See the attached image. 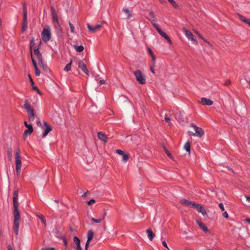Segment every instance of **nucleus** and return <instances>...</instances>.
Masks as SVG:
<instances>
[{"mask_svg":"<svg viewBox=\"0 0 250 250\" xmlns=\"http://www.w3.org/2000/svg\"><path fill=\"white\" fill-rule=\"evenodd\" d=\"M18 200V192L17 190H14L13 194V202L14 206V221H13V231L16 235H17L19 233V229L20 226V211L18 209L19 204Z\"/></svg>","mask_w":250,"mask_h":250,"instance_id":"f257e3e1","label":"nucleus"},{"mask_svg":"<svg viewBox=\"0 0 250 250\" xmlns=\"http://www.w3.org/2000/svg\"><path fill=\"white\" fill-rule=\"evenodd\" d=\"M149 16L150 17V19L151 21H154L152 23L153 26L155 28V29L157 31L159 34L163 38H164L168 42L171 44L172 43V42L169 38V37L167 35V34L163 31L159 27V25L156 24L155 22L157 21V19L155 17V14L152 11H150L149 13Z\"/></svg>","mask_w":250,"mask_h":250,"instance_id":"f03ea898","label":"nucleus"},{"mask_svg":"<svg viewBox=\"0 0 250 250\" xmlns=\"http://www.w3.org/2000/svg\"><path fill=\"white\" fill-rule=\"evenodd\" d=\"M24 108L27 112L28 119L30 121H33L35 119V114L33 108L31 106L28 100L24 101Z\"/></svg>","mask_w":250,"mask_h":250,"instance_id":"7ed1b4c3","label":"nucleus"},{"mask_svg":"<svg viewBox=\"0 0 250 250\" xmlns=\"http://www.w3.org/2000/svg\"><path fill=\"white\" fill-rule=\"evenodd\" d=\"M15 164L17 173L19 174L21 173V152L19 147H17L15 151Z\"/></svg>","mask_w":250,"mask_h":250,"instance_id":"20e7f679","label":"nucleus"},{"mask_svg":"<svg viewBox=\"0 0 250 250\" xmlns=\"http://www.w3.org/2000/svg\"><path fill=\"white\" fill-rule=\"evenodd\" d=\"M137 82L140 84H145L146 83V79L144 74L140 70H137L133 72Z\"/></svg>","mask_w":250,"mask_h":250,"instance_id":"39448f33","label":"nucleus"},{"mask_svg":"<svg viewBox=\"0 0 250 250\" xmlns=\"http://www.w3.org/2000/svg\"><path fill=\"white\" fill-rule=\"evenodd\" d=\"M190 126L194 128L195 133H193L190 131H188V135L190 136H197L199 138L202 137L204 135V132L201 127L196 126L193 123L190 124Z\"/></svg>","mask_w":250,"mask_h":250,"instance_id":"423d86ee","label":"nucleus"},{"mask_svg":"<svg viewBox=\"0 0 250 250\" xmlns=\"http://www.w3.org/2000/svg\"><path fill=\"white\" fill-rule=\"evenodd\" d=\"M42 39L44 42H48L51 38V30L49 26L44 28L41 33Z\"/></svg>","mask_w":250,"mask_h":250,"instance_id":"0eeeda50","label":"nucleus"},{"mask_svg":"<svg viewBox=\"0 0 250 250\" xmlns=\"http://www.w3.org/2000/svg\"><path fill=\"white\" fill-rule=\"evenodd\" d=\"M183 31L185 35L188 38V40H191L193 42V43L195 44H198V42L196 40L195 37L190 31L186 29H184Z\"/></svg>","mask_w":250,"mask_h":250,"instance_id":"6e6552de","label":"nucleus"},{"mask_svg":"<svg viewBox=\"0 0 250 250\" xmlns=\"http://www.w3.org/2000/svg\"><path fill=\"white\" fill-rule=\"evenodd\" d=\"M43 125L45 126V128H43L42 126V129L43 130V133L42 134V138H43L45 137L47 135L48 133L52 130V128L46 122H43Z\"/></svg>","mask_w":250,"mask_h":250,"instance_id":"1a4fd4ad","label":"nucleus"},{"mask_svg":"<svg viewBox=\"0 0 250 250\" xmlns=\"http://www.w3.org/2000/svg\"><path fill=\"white\" fill-rule=\"evenodd\" d=\"M197 225L199 226L200 228L206 233H210V230L208 228V227L206 226V225L199 220H196V221Z\"/></svg>","mask_w":250,"mask_h":250,"instance_id":"9d476101","label":"nucleus"},{"mask_svg":"<svg viewBox=\"0 0 250 250\" xmlns=\"http://www.w3.org/2000/svg\"><path fill=\"white\" fill-rule=\"evenodd\" d=\"M103 25V23L99 24H97L95 26H91L89 23L87 24V28L89 31L92 33H94L98 30H99Z\"/></svg>","mask_w":250,"mask_h":250,"instance_id":"9b49d317","label":"nucleus"},{"mask_svg":"<svg viewBox=\"0 0 250 250\" xmlns=\"http://www.w3.org/2000/svg\"><path fill=\"white\" fill-rule=\"evenodd\" d=\"M180 202L182 204L185 205L187 207L191 208H194V207L196 205V202H192L186 199H181L180 200Z\"/></svg>","mask_w":250,"mask_h":250,"instance_id":"f8f14e48","label":"nucleus"},{"mask_svg":"<svg viewBox=\"0 0 250 250\" xmlns=\"http://www.w3.org/2000/svg\"><path fill=\"white\" fill-rule=\"evenodd\" d=\"M78 67L87 75H89V71L87 69L85 64L82 61H79Z\"/></svg>","mask_w":250,"mask_h":250,"instance_id":"ddd939ff","label":"nucleus"},{"mask_svg":"<svg viewBox=\"0 0 250 250\" xmlns=\"http://www.w3.org/2000/svg\"><path fill=\"white\" fill-rule=\"evenodd\" d=\"M94 232L92 230H88L87 232V240L85 244V250H87L90 242L93 238Z\"/></svg>","mask_w":250,"mask_h":250,"instance_id":"4468645a","label":"nucleus"},{"mask_svg":"<svg viewBox=\"0 0 250 250\" xmlns=\"http://www.w3.org/2000/svg\"><path fill=\"white\" fill-rule=\"evenodd\" d=\"M51 12L52 16L53 22L57 25H59L58 16L53 6L51 7Z\"/></svg>","mask_w":250,"mask_h":250,"instance_id":"2eb2a0df","label":"nucleus"},{"mask_svg":"<svg viewBox=\"0 0 250 250\" xmlns=\"http://www.w3.org/2000/svg\"><path fill=\"white\" fill-rule=\"evenodd\" d=\"M193 208H196L199 212L201 213L204 216L207 214L206 211L201 204L196 203V205Z\"/></svg>","mask_w":250,"mask_h":250,"instance_id":"dca6fc26","label":"nucleus"},{"mask_svg":"<svg viewBox=\"0 0 250 250\" xmlns=\"http://www.w3.org/2000/svg\"><path fill=\"white\" fill-rule=\"evenodd\" d=\"M200 103L204 105H211L213 104V102L209 99L202 98Z\"/></svg>","mask_w":250,"mask_h":250,"instance_id":"f3484780","label":"nucleus"},{"mask_svg":"<svg viewBox=\"0 0 250 250\" xmlns=\"http://www.w3.org/2000/svg\"><path fill=\"white\" fill-rule=\"evenodd\" d=\"M27 28V17L23 16V20L21 24V31L24 33Z\"/></svg>","mask_w":250,"mask_h":250,"instance_id":"a211bd4d","label":"nucleus"},{"mask_svg":"<svg viewBox=\"0 0 250 250\" xmlns=\"http://www.w3.org/2000/svg\"><path fill=\"white\" fill-rule=\"evenodd\" d=\"M34 53L36 56L39 62L43 60L42 55L39 50V47L34 49Z\"/></svg>","mask_w":250,"mask_h":250,"instance_id":"6ab92c4d","label":"nucleus"},{"mask_svg":"<svg viewBox=\"0 0 250 250\" xmlns=\"http://www.w3.org/2000/svg\"><path fill=\"white\" fill-rule=\"evenodd\" d=\"M74 242L76 244L77 248L76 250H83L81 247V241L79 238L77 236H74L73 238Z\"/></svg>","mask_w":250,"mask_h":250,"instance_id":"aec40b11","label":"nucleus"},{"mask_svg":"<svg viewBox=\"0 0 250 250\" xmlns=\"http://www.w3.org/2000/svg\"><path fill=\"white\" fill-rule=\"evenodd\" d=\"M97 136L100 140L104 141V142L106 143L107 142V137L106 135L102 132H98Z\"/></svg>","mask_w":250,"mask_h":250,"instance_id":"412c9836","label":"nucleus"},{"mask_svg":"<svg viewBox=\"0 0 250 250\" xmlns=\"http://www.w3.org/2000/svg\"><path fill=\"white\" fill-rule=\"evenodd\" d=\"M146 232L148 235V238L150 241H152L155 236V234L152 232L150 229L146 230Z\"/></svg>","mask_w":250,"mask_h":250,"instance_id":"4be33fe9","label":"nucleus"},{"mask_svg":"<svg viewBox=\"0 0 250 250\" xmlns=\"http://www.w3.org/2000/svg\"><path fill=\"white\" fill-rule=\"evenodd\" d=\"M39 64L40 66L42 68V69L45 72H48L49 71V69L47 66V64H44L43 62V60L42 62H39Z\"/></svg>","mask_w":250,"mask_h":250,"instance_id":"5701e85b","label":"nucleus"},{"mask_svg":"<svg viewBox=\"0 0 250 250\" xmlns=\"http://www.w3.org/2000/svg\"><path fill=\"white\" fill-rule=\"evenodd\" d=\"M147 50L148 51V54L151 57V58L152 59V61L154 64L156 62V58L154 55V53H153V51H152V50L149 47L147 48Z\"/></svg>","mask_w":250,"mask_h":250,"instance_id":"b1692460","label":"nucleus"},{"mask_svg":"<svg viewBox=\"0 0 250 250\" xmlns=\"http://www.w3.org/2000/svg\"><path fill=\"white\" fill-rule=\"evenodd\" d=\"M33 131V128H28L25 130L23 133V136L26 137L28 135H30Z\"/></svg>","mask_w":250,"mask_h":250,"instance_id":"393cba45","label":"nucleus"},{"mask_svg":"<svg viewBox=\"0 0 250 250\" xmlns=\"http://www.w3.org/2000/svg\"><path fill=\"white\" fill-rule=\"evenodd\" d=\"M72 62V60H71L70 62L68 63L64 68V71L68 72L71 70Z\"/></svg>","mask_w":250,"mask_h":250,"instance_id":"a878e982","label":"nucleus"},{"mask_svg":"<svg viewBox=\"0 0 250 250\" xmlns=\"http://www.w3.org/2000/svg\"><path fill=\"white\" fill-rule=\"evenodd\" d=\"M184 149L188 153L190 151V144L189 142H187L184 145Z\"/></svg>","mask_w":250,"mask_h":250,"instance_id":"bb28decb","label":"nucleus"},{"mask_svg":"<svg viewBox=\"0 0 250 250\" xmlns=\"http://www.w3.org/2000/svg\"><path fill=\"white\" fill-rule=\"evenodd\" d=\"M74 47L76 51L78 52H82L84 49V47L83 45H74Z\"/></svg>","mask_w":250,"mask_h":250,"instance_id":"cd10ccee","label":"nucleus"},{"mask_svg":"<svg viewBox=\"0 0 250 250\" xmlns=\"http://www.w3.org/2000/svg\"><path fill=\"white\" fill-rule=\"evenodd\" d=\"M37 217L41 220V221H42V222L44 224V226H46V220L45 219H44V216L42 214H41V213H39L37 215Z\"/></svg>","mask_w":250,"mask_h":250,"instance_id":"c85d7f7f","label":"nucleus"},{"mask_svg":"<svg viewBox=\"0 0 250 250\" xmlns=\"http://www.w3.org/2000/svg\"><path fill=\"white\" fill-rule=\"evenodd\" d=\"M237 15H238V17L239 18V19L241 21H243V22H245L246 23H247L248 22V21H249V20H250L249 19H246L244 16H242V15H240L239 14H238Z\"/></svg>","mask_w":250,"mask_h":250,"instance_id":"c756f323","label":"nucleus"},{"mask_svg":"<svg viewBox=\"0 0 250 250\" xmlns=\"http://www.w3.org/2000/svg\"><path fill=\"white\" fill-rule=\"evenodd\" d=\"M22 6L23 8V16L27 17L26 5L25 3H22Z\"/></svg>","mask_w":250,"mask_h":250,"instance_id":"7c9ffc66","label":"nucleus"},{"mask_svg":"<svg viewBox=\"0 0 250 250\" xmlns=\"http://www.w3.org/2000/svg\"><path fill=\"white\" fill-rule=\"evenodd\" d=\"M35 45V40L34 38H32L31 41L30 42V52H31V54L32 53V48Z\"/></svg>","mask_w":250,"mask_h":250,"instance_id":"2f4dec72","label":"nucleus"},{"mask_svg":"<svg viewBox=\"0 0 250 250\" xmlns=\"http://www.w3.org/2000/svg\"><path fill=\"white\" fill-rule=\"evenodd\" d=\"M168 1L171 4V5L175 8H179L178 5L176 3L174 0H168Z\"/></svg>","mask_w":250,"mask_h":250,"instance_id":"473e14b6","label":"nucleus"},{"mask_svg":"<svg viewBox=\"0 0 250 250\" xmlns=\"http://www.w3.org/2000/svg\"><path fill=\"white\" fill-rule=\"evenodd\" d=\"M104 219V217L103 219H95L94 218H92L91 220L96 223H101Z\"/></svg>","mask_w":250,"mask_h":250,"instance_id":"72a5a7b5","label":"nucleus"},{"mask_svg":"<svg viewBox=\"0 0 250 250\" xmlns=\"http://www.w3.org/2000/svg\"><path fill=\"white\" fill-rule=\"evenodd\" d=\"M194 32L198 36L199 38L203 40L205 42L208 43V42L205 39H204L198 31H195Z\"/></svg>","mask_w":250,"mask_h":250,"instance_id":"f704fd0d","label":"nucleus"},{"mask_svg":"<svg viewBox=\"0 0 250 250\" xmlns=\"http://www.w3.org/2000/svg\"><path fill=\"white\" fill-rule=\"evenodd\" d=\"M35 75L36 76H39L40 75L41 72L40 71L38 68V67H35Z\"/></svg>","mask_w":250,"mask_h":250,"instance_id":"c9c22d12","label":"nucleus"},{"mask_svg":"<svg viewBox=\"0 0 250 250\" xmlns=\"http://www.w3.org/2000/svg\"><path fill=\"white\" fill-rule=\"evenodd\" d=\"M128 155L125 153L123 155V160L125 162L127 161L128 160Z\"/></svg>","mask_w":250,"mask_h":250,"instance_id":"e433bc0d","label":"nucleus"},{"mask_svg":"<svg viewBox=\"0 0 250 250\" xmlns=\"http://www.w3.org/2000/svg\"><path fill=\"white\" fill-rule=\"evenodd\" d=\"M31 59H32V63L34 65V68L36 67H37L38 66H37V62H36V61L35 60V59L32 57V53L31 54Z\"/></svg>","mask_w":250,"mask_h":250,"instance_id":"4c0bfd02","label":"nucleus"},{"mask_svg":"<svg viewBox=\"0 0 250 250\" xmlns=\"http://www.w3.org/2000/svg\"><path fill=\"white\" fill-rule=\"evenodd\" d=\"M24 125L25 126L28 128H33L32 125L31 124H28L26 121L24 122Z\"/></svg>","mask_w":250,"mask_h":250,"instance_id":"58836bf2","label":"nucleus"},{"mask_svg":"<svg viewBox=\"0 0 250 250\" xmlns=\"http://www.w3.org/2000/svg\"><path fill=\"white\" fill-rule=\"evenodd\" d=\"M69 26L71 30V33H74V25L69 21Z\"/></svg>","mask_w":250,"mask_h":250,"instance_id":"ea45409f","label":"nucleus"},{"mask_svg":"<svg viewBox=\"0 0 250 250\" xmlns=\"http://www.w3.org/2000/svg\"><path fill=\"white\" fill-rule=\"evenodd\" d=\"M164 149H165V151L166 152V153L167 154V155L170 158H172V155L171 154V153L167 149V148L166 147H164Z\"/></svg>","mask_w":250,"mask_h":250,"instance_id":"a19ab883","label":"nucleus"},{"mask_svg":"<svg viewBox=\"0 0 250 250\" xmlns=\"http://www.w3.org/2000/svg\"><path fill=\"white\" fill-rule=\"evenodd\" d=\"M124 11L125 13L128 14L127 18L129 19L130 18V17H131V14H130L129 10L128 9H124Z\"/></svg>","mask_w":250,"mask_h":250,"instance_id":"79ce46f5","label":"nucleus"},{"mask_svg":"<svg viewBox=\"0 0 250 250\" xmlns=\"http://www.w3.org/2000/svg\"><path fill=\"white\" fill-rule=\"evenodd\" d=\"M116 152L117 154H118L119 155H123L125 153V152L121 149H117L116 150Z\"/></svg>","mask_w":250,"mask_h":250,"instance_id":"37998d69","label":"nucleus"},{"mask_svg":"<svg viewBox=\"0 0 250 250\" xmlns=\"http://www.w3.org/2000/svg\"><path fill=\"white\" fill-rule=\"evenodd\" d=\"M165 121L167 122V123H168L170 124H171V123H170V121H171V119L170 118H169L168 117H167V116H166L165 117Z\"/></svg>","mask_w":250,"mask_h":250,"instance_id":"c03bdc74","label":"nucleus"},{"mask_svg":"<svg viewBox=\"0 0 250 250\" xmlns=\"http://www.w3.org/2000/svg\"><path fill=\"white\" fill-rule=\"evenodd\" d=\"M219 207L220 208V209H221L222 211H224L225 208H224V207L223 204L222 203H219Z\"/></svg>","mask_w":250,"mask_h":250,"instance_id":"a18cd8bd","label":"nucleus"},{"mask_svg":"<svg viewBox=\"0 0 250 250\" xmlns=\"http://www.w3.org/2000/svg\"><path fill=\"white\" fill-rule=\"evenodd\" d=\"M95 202L96 201L94 199H91L88 202L87 204L88 205H91L93 204H94Z\"/></svg>","mask_w":250,"mask_h":250,"instance_id":"49530a36","label":"nucleus"},{"mask_svg":"<svg viewBox=\"0 0 250 250\" xmlns=\"http://www.w3.org/2000/svg\"><path fill=\"white\" fill-rule=\"evenodd\" d=\"M223 216L225 218H229V215L227 211H224L223 213Z\"/></svg>","mask_w":250,"mask_h":250,"instance_id":"de8ad7c7","label":"nucleus"},{"mask_svg":"<svg viewBox=\"0 0 250 250\" xmlns=\"http://www.w3.org/2000/svg\"><path fill=\"white\" fill-rule=\"evenodd\" d=\"M8 155L9 158H11L12 157V150L10 149H9L7 151Z\"/></svg>","mask_w":250,"mask_h":250,"instance_id":"09e8293b","label":"nucleus"},{"mask_svg":"<svg viewBox=\"0 0 250 250\" xmlns=\"http://www.w3.org/2000/svg\"><path fill=\"white\" fill-rule=\"evenodd\" d=\"M33 89L36 90V91L38 92V93L41 94V92L40 90L39 89V88L37 86H33Z\"/></svg>","mask_w":250,"mask_h":250,"instance_id":"8fccbe9b","label":"nucleus"},{"mask_svg":"<svg viewBox=\"0 0 250 250\" xmlns=\"http://www.w3.org/2000/svg\"><path fill=\"white\" fill-rule=\"evenodd\" d=\"M162 245L164 247H165V248H167L168 250H169V248L167 245V244L166 243V242L165 241H163L162 242Z\"/></svg>","mask_w":250,"mask_h":250,"instance_id":"3c124183","label":"nucleus"},{"mask_svg":"<svg viewBox=\"0 0 250 250\" xmlns=\"http://www.w3.org/2000/svg\"><path fill=\"white\" fill-rule=\"evenodd\" d=\"M230 83H231L230 81L228 80L225 83L224 85L226 86H229L230 84Z\"/></svg>","mask_w":250,"mask_h":250,"instance_id":"603ef678","label":"nucleus"},{"mask_svg":"<svg viewBox=\"0 0 250 250\" xmlns=\"http://www.w3.org/2000/svg\"><path fill=\"white\" fill-rule=\"evenodd\" d=\"M28 76H29V79H30V82L31 83V84L33 85L34 84V82H33V80H32V78H31V77L30 76V75L29 74Z\"/></svg>","mask_w":250,"mask_h":250,"instance_id":"864d4df0","label":"nucleus"},{"mask_svg":"<svg viewBox=\"0 0 250 250\" xmlns=\"http://www.w3.org/2000/svg\"><path fill=\"white\" fill-rule=\"evenodd\" d=\"M8 250H13L12 247L10 245H8L7 246Z\"/></svg>","mask_w":250,"mask_h":250,"instance_id":"5fc2aeb1","label":"nucleus"},{"mask_svg":"<svg viewBox=\"0 0 250 250\" xmlns=\"http://www.w3.org/2000/svg\"><path fill=\"white\" fill-rule=\"evenodd\" d=\"M247 201L250 203V196H246Z\"/></svg>","mask_w":250,"mask_h":250,"instance_id":"6e6d98bb","label":"nucleus"},{"mask_svg":"<svg viewBox=\"0 0 250 250\" xmlns=\"http://www.w3.org/2000/svg\"><path fill=\"white\" fill-rule=\"evenodd\" d=\"M105 83V81L104 80H100L99 81V83L100 84H104Z\"/></svg>","mask_w":250,"mask_h":250,"instance_id":"4d7b16f0","label":"nucleus"},{"mask_svg":"<svg viewBox=\"0 0 250 250\" xmlns=\"http://www.w3.org/2000/svg\"><path fill=\"white\" fill-rule=\"evenodd\" d=\"M47 250H55V248L53 247H50L48 248H46Z\"/></svg>","mask_w":250,"mask_h":250,"instance_id":"13d9d810","label":"nucleus"},{"mask_svg":"<svg viewBox=\"0 0 250 250\" xmlns=\"http://www.w3.org/2000/svg\"><path fill=\"white\" fill-rule=\"evenodd\" d=\"M150 71H151V72H152L153 73H154V69H153V67H152V66H151V67H150Z\"/></svg>","mask_w":250,"mask_h":250,"instance_id":"bf43d9fd","label":"nucleus"},{"mask_svg":"<svg viewBox=\"0 0 250 250\" xmlns=\"http://www.w3.org/2000/svg\"><path fill=\"white\" fill-rule=\"evenodd\" d=\"M245 221L250 223V219H249V218L246 219Z\"/></svg>","mask_w":250,"mask_h":250,"instance_id":"052dcab7","label":"nucleus"},{"mask_svg":"<svg viewBox=\"0 0 250 250\" xmlns=\"http://www.w3.org/2000/svg\"><path fill=\"white\" fill-rule=\"evenodd\" d=\"M247 24L249 25V26L250 27V20H249V21H248V22L247 23Z\"/></svg>","mask_w":250,"mask_h":250,"instance_id":"680f3d73","label":"nucleus"},{"mask_svg":"<svg viewBox=\"0 0 250 250\" xmlns=\"http://www.w3.org/2000/svg\"><path fill=\"white\" fill-rule=\"evenodd\" d=\"M64 242L65 245H66V241L65 240H64Z\"/></svg>","mask_w":250,"mask_h":250,"instance_id":"e2e57ef3","label":"nucleus"},{"mask_svg":"<svg viewBox=\"0 0 250 250\" xmlns=\"http://www.w3.org/2000/svg\"><path fill=\"white\" fill-rule=\"evenodd\" d=\"M42 250H47L46 249V248H43V249H42Z\"/></svg>","mask_w":250,"mask_h":250,"instance_id":"0e129e2a","label":"nucleus"},{"mask_svg":"<svg viewBox=\"0 0 250 250\" xmlns=\"http://www.w3.org/2000/svg\"><path fill=\"white\" fill-rule=\"evenodd\" d=\"M86 193H84V194L83 195V196H86Z\"/></svg>","mask_w":250,"mask_h":250,"instance_id":"69168bd1","label":"nucleus"},{"mask_svg":"<svg viewBox=\"0 0 250 250\" xmlns=\"http://www.w3.org/2000/svg\"><path fill=\"white\" fill-rule=\"evenodd\" d=\"M55 202H56V203H58V200H55Z\"/></svg>","mask_w":250,"mask_h":250,"instance_id":"338daca9","label":"nucleus"},{"mask_svg":"<svg viewBox=\"0 0 250 250\" xmlns=\"http://www.w3.org/2000/svg\"><path fill=\"white\" fill-rule=\"evenodd\" d=\"M249 83L250 84V81L249 82Z\"/></svg>","mask_w":250,"mask_h":250,"instance_id":"774afa93","label":"nucleus"}]
</instances>
